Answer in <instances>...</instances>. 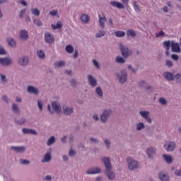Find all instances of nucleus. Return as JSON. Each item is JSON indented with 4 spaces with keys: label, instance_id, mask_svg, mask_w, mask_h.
I'll return each mask as SVG.
<instances>
[{
    "label": "nucleus",
    "instance_id": "c85d7f7f",
    "mask_svg": "<svg viewBox=\"0 0 181 181\" xmlns=\"http://www.w3.org/2000/svg\"><path fill=\"white\" fill-rule=\"evenodd\" d=\"M6 42L8 46H11V47H16V41L15 40V39L12 37H8L7 38Z\"/></svg>",
    "mask_w": 181,
    "mask_h": 181
},
{
    "label": "nucleus",
    "instance_id": "ddd939ff",
    "mask_svg": "<svg viewBox=\"0 0 181 181\" xmlns=\"http://www.w3.org/2000/svg\"><path fill=\"white\" fill-rule=\"evenodd\" d=\"M101 168L92 167L86 170V175H98L101 173Z\"/></svg>",
    "mask_w": 181,
    "mask_h": 181
},
{
    "label": "nucleus",
    "instance_id": "f704fd0d",
    "mask_svg": "<svg viewBox=\"0 0 181 181\" xmlns=\"http://www.w3.org/2000/svg\"><path fill=\"white\" fill-rule=\"evenodd\" d=\"M11 110H12V111H13V112L15 114H19V112L21 111L19 106H18V104H16V103H13Z\"/></svg>",
    "mask_w": 181,
    "mask_h": 181
},
{
    "label": "nucleus",
    "instance_id": "5701e85b",
    "mask_svg": "<svg viewBox=\"0 0 181 181\" xmlns=\"http://www.w3.org/2000/svg\"><path fill=\"white\" fill-rule=\"evenodd\" d=\"M51 105L55 112L59 113L60 111H62V106L60 105V103L58 101L52 102Z\"/></svg>",
    "mask_w": 181,
    "mask_h": 181
},
{
    "label": "nucleus",
    "instance_id": "1a4fd4ad",
    "mask_svg": "<svg viewBox=\"0 0 181 181\" xmlns=\"http://www.w3.org/2000/svg\"><path fill=\"white\" fill-rule=\"evenodd\" d=\"M139 114L141 118H144L145 121H146L148 124H151L152 122V119L149 117V111L146 110H141L139 112Z\"/></svg>",
    "mask_w": 181,
    "mask_h": 181
},
{
    "label": "nucleus",
    "instance_id": "a211bd4d",
    "mask_svg": "<svg viewBox=\"0 0 181 181\" xmlns=\"http://www.w3.org/2000/svg\"><path fill=\"white\" fill-rule=\"evenodd\" d=\"M163 76L167 81H173L175 80V74L170 71H164Z\"/></svg>",
    "mask_w": 181,
    "mask_h": 181
},
{
    "label": "nucleus",
    "instance_id": "69168bd1",
    "mask_svg": "<svg viewBox=\"0 0 181 181\" xmlns=\"http://www.w3.org/2000/svg\"><path fill=\"white\" fill-rule=\"evenodd\" d=\"M69 144H73L74 142V135L70 134L69 137Z\"/></svg>",
    "mask_w": 181,
    "mask_h": 181
},
{
    "label": "nucleus",
    "instance_id": "de8ad7c7",
    "mask_svg": "<svg viewBox=\"0 0 181 181\" xmlns=\"http://www.w3.org/2000/svg\"><path fill=\"white\" fill-rule=\"evenodd\" d=\"M33 23L34 25H35V26H43V23L42 22V21L39 20V19H34L33 20Z\"/></svg>",
    "mask_w": 181,
    "mask_h": 181
},
{
    "label": "nucleus",
    "instance_id": "774afa93",
    "mask_svg": "<svg viewBox=\"0 0 181 181\" xmlns=\"http://www.w3.org/2000/svg\"><path fill=\"white\" fill-rule=\"evenodd\" d=\"M52 177L51 175H47L44 179L43 180L44 181H52Z\"/></svg>",
    "mask_w": 181,
    "mask_h": 181
},
{
    "label": "nucleus",
    "instance_id": "f03ea898",
    "mask_svg": "<svg viewBox=\"0 0 181 181\" xmlns=\"http://www.w3.org/2000/svg\"><path fill=\"white\" fill-rule=\"evenodd\" d=\"M111 115H112V110L110 108L104 109L100 116L101 122L107 124V121L110 119Z\"/></svg>",
    "mask_w": 181,
    "mask_h": 181
},
{
    "label": "nucleus",
    "instance_id": "f3484780",
    "mask_svg": "<svg viewBox=\"0 0 181 181\" xmlns=\"http://www.w3.org/2000/svg\"><path fill=\"white\" fill-rule=\"evenodd\" d=\"M171 50L174 53H181L180 46L179 43L175 42V41H170Z\"/></svg>",
    "mask_w": 181,
    "mask_h": 181
},
{
    "label": "nucleus",
    "instance_id": "473e14b6",
    "mask_svg": "<svg viewBox=\"0 0 181 181\" xmlns=\"http://www.w3.org/2000/svg\"><path fill=\"white\" fill-rule=\"evenodd\" d=\"M56 142V137L54 136H52L47 141V146H52L53 144Z\"/></svg>",
    "mask_w": 181,
    "mask_h": 181
},
{
    "label": "nucleus",
    "instance_id": "cd10ccee",
    "mask_svg": "<svg viewBox=\"0 0 181 181\" xmlns=\"http://www.w3.org/2000/svg\"><path fill=\"white\" fill-rule=\"evenodd\" d=\"M163 158L164 160H165L166 163H168L169 165L173 162V158L170 155L163 154Z\"/></svg>",
    "mask_w": 181,
    "mask_h": 181
},
{
    "label": "nucleus",
    "instance_id": "a18cd8bd",
    "mask_svg": "<svg viewBox=\"0 0 181 181\" xmlns=\"http://www.w3.org/2000/svg\"><path fill=\"white\" fill-rule=\"evenodd\" d=\"M37 54L40 59H45L46 57V54H45V52L43 50H38L37 52Z\"/></svg>",
    "mask_w": 181,
    "mask_h": 181
},
{
    "label": "nucleus",
    "instance_id": "7c9ffc66",
    "mask_svg": "<svg viewBox=\"0 0 181 181\" xmlns=\"http://www.w3.org/2000/svg\"><path fill=\"white\" fill-rule=\"evenodd\" d=\"M145 129V124L144 122H139L136 124V130L139 132Z\"/></svg>",
    "mask_w": 181,
    "mask_h": 181
},
{
    "label": "nucleus",
    "instance_id": "680f3d73",
    "mask_svg": "<svg viewBox=\"0 0 181 181\" xmlns=\"http://www.w3.org/2000/svg\"><path fill=\"white\" fill-rule=\"evenodd\" d=\"M165 66H167L169 68L173 67V62H172L169 59H167L165 62Z\"/></svg>",
    "mask_w": 181,
    "mask_h": 181
},
{
    "label": "nucleus",
    "instance_id": "09e8293b",
    "mask_svg": "<svg viewBox=\"0 0 181 181\" xmlns=\"http://www.w3.org/2000/svg\"><path fill=\"white\" fill-rule=\"evenodd\" d=\"M158 103L161 104V105H168V100L165 98H160Z\"/></svg>",
    "mask_w": 181,
    "mask_h": 181
},
{
    "label": "nucleus",
    "instance_id": "4be33fe9",
    "mask_svg": "<svg viewBox=\"0 0 181 181\" xmlns=\"http://www.w3.org/2000/svg\"><path fill=\"white\" fill-rule=\"evenodd\" d=\"M20 39L21 40H28L29 39V32L26 30H21L19 33Z\"/></svg>",
    "mask_w": 181,
    "mask_h": 181
},
{
    "label": "nucleus",
    "instance_id": "e433bc0d",
    "mask_svg": "<svg viewBox=\"0 0 181 181\" xmlns=\"http://www.w3.org/2000/svg\"><path fill=\"white\" fill-rule=\"evenodd\" d=\"M95 93L99 98H103L104 93H103V89L100 86L95 88Z\"/></svg>",
    "mask_w": 181,
    "mask_h": 181
},
{
    "label": "nucleus",
    "instance_id": "f257e3e1",
    "mask_svg": "<svg viewBox=\"0 0 181 181\" xmlns=\"http://www.w3.org/2000/svg\"><path fill=\"white\" fill-rule=\"evenodd\" d=\"M115 76L118 78L120 84H125L128 81V73L125 69H121L120 72H116Z\"/></svg>",
    "mask_w": 181,
    "mask_h": 181
},
{
    "label": "nucleus",
    "instance_id": "79ce46f5",
    "mask_svg": "<svg viewBox=\"0 0 181 181\" xmlns=\"http://www.w3.org/2000/svg\"><path fill=\"white\" fill-rule=\"evenodd\" d=\"M52 28L54 29H61V28H63V23L62 21H59L57 22V25L52 24Z\"/></svg>",
    "mask_w": 181,
    "mask_h": 181
},
{
    "label": "nucleus",
    "instance_id": "c9c22d12",
    "mask_svg": "<svg viewBox=\"0 0 181 181\" xmlns=\"http://www.w3.org/2000/svg\"><path fill=\"white\" fill-rule=\"evenodd\" d=\"M127 69L128 70H131L132 73H133L134 74H136V73H138V69L139 66L138 65H136V67H132V65L129 64L127 65Z\"/></svg>",
    "mask_w": 181,
    "mask_h": 181
},
{
    "label": "nucleus",
    "instance_id": "e2e57ef3",
    "mask_svg": "<svg viewBox=\"0 0 181 181\" xmlns=\"http://www.w3.org/2000/svg\"><path fill=\"white\" fill-rule=\"evenodd\" d=\"M0 77H1V81L3 82V83H8V80L6 79V76L1 74H0Z\"/></svg>",
    "mask_w": 181,
    "mask_h": 181
},
{
    "label": "nucleus",
    "instance_id": "37998d69",
    "mask_svg": "<svg viewBox=\"0 0 181 181\" xmlns=\"http://www.w3.org/2000/svg\"><path fill=\"white\" fill-rule=\"evenodd\" d=\"M115 36H116V37H124V36H125V32L117 30L115 32Z\"/></svg>",
    "mask_w": 181,
    "mask_h": 181
},
{
    "label": "nucleus",
    "instance_id": "2eb2a0df",
    "mask_svg": "<svg viewBox=\"0 0 181 181\" xmlns=\"http://www.w3.org/2000/svg\"><path fill=\"white\" fill-rule=\"evenodd\" d=\"M27 93H29V94H33L34 95H37L40 93V90H39V88L36 86L30 85L27 87Z\"/></svg>",
    "mask_w": 181,
    "mask_h": 181
},
{
    "label": "nucleus",
    "instance_id": "0e129e2a",
    "mask_svg": "<svg viewBox=\"0 0 181 181\" xmlns=\"http://www.w3.org/2000/svg\"><path fill=\"white\" fill-rule=\"evenodd\" d=\"M25 13H26V8L21 10L18 15L19 18H21V19H23V15H25Z\"/></svg>",
    "mask_w": 181,
    "mask_h": 181
},
{
    "label": "nucleus",
    "instance_id": "c756f323",
    "mask_svg": "<svg viewBox=\"0 0 181 181\" xmlns=\"http://www.w3.org/2000/svg\"><path fill=\"white\" fill-rule=\"evenodd\" d=\"M80 19L83 23H88L90 21V17L86 13L82 14L80 17Z\"/></svg>",
    "mask_w": 181,
    "mask_h": 181
},
{
    "label": "nucleus",
    "instance_id": "052dcab7",
    "mask_svg": "<svg viewBox=\"0 0 181 181\" xmlns=\"http://www.w3.org/2000/svg\"><path fill=\"white\" fill-rule=\"evenodd\" d=\"M5 54H6V51L5 50V48L3 46L0 45V55L5 56Z\"/></svg>",
    "mask_w": 181,
    "mask_h": 181
},
{
    "label": "nucleus",
    "instance_id": "5fc2aeb1",
    "mask_svg": "<svg viewBox=\"0 0 181 181\" xmlns=\"http://www.w3.org/2000/svg\"><path fill=\"white\" fill-rule=\"evenodd\" d=\"M89 141H90V144H95V145H97V144H98V139H97V138L90 137Z\"/></svg>",
    "mask_w": 181,
    "mask_h": 181
},
{
    "label": "nucleus",
    "instance_id": "72a5a7b5",
    "mask_svg": "<svg viewBox=\"0 0 181 181\" xmlns=\"http://www.w3.org/2000/svg\"><path fill=\"white\" fill-rule=\"evenodd\" d=\"M116 63H118V64H125L126 61L125 58H123L122 57L117 56L115 59Z\"/></svg>",
    "mask_w": 181,
    "mask_h": 181
},
{
    "label": "nucleus",
    "instance_id": "864d4df0",
    "mask_svg": "<svg viewBox=\"0 0 181 181\" xmlns=\"http://www.w3.org/2000/svg\"><path fill=\"white\" fill-rule=\"evenodd\" d=\"M148 83H146L145 81L141 80L139 82V87H141V88H145L147 86Z\"/></svg>",
    "mask_w": 181,
    "mask_h": 181
},
{
    "label": "nucleus",
    "instance_id": "7ed1b4c3",
    "mask_svg": "<svg viewBox=\"0 0 181 181\" xmlns=\"http://www.w3.org/2000/svg\"><path fill=\"white\" fill-rule=\"evenodd\" d=\"M127 163L129 170H135L139 168V163L132 157L127 158Z\"/></svg>",
    "mask_w": 181,
    "mask_h": 181
},
{
    "label": "nucleus",
    "instance_id": "4d7b16f0",
    "mask_svg": "<svg viewBox=\"0 0 181 181\" xmlns=\"http://www.w3.org/2000/svg\"><path fill=\"white\" fill-rule=\"evenodd\" d=\"M70 84L71 86V87H77V84H78L77 83V81L74 78H72L70 80Z\"/></svg>",
    "mask_w": 181,
    "mask_h": 181
},
{
    "label": "nucleus",
    "instance_id": "6e6d98bb",
    "mask_svg": "<svg viewBox=\"0 0 181 181\" xmlns=\"http://www.w3.org/2000/svg\"><path fill=\"white\" fill-rule=\"evenodd\" d=\"M77 153H76V151L73 150L72 148L69 149V155L71 158H74L76 156Z\"/></svg>",
    "mask_w": 181,
    "mask_h": 181
},
{
    "label": "nucleus",
    "instance_id": "9b49d317",
    "mask_svg": "<svg viewBox=\"0 0 181 181\" xmlns=\"http://www.w3.org/2000/svg\"><path fill=\"white\" fill-rule=\"evenodd\" d=\"M146 153L148 158V159H153V156H155L156 153V148L150 146L146 148Z\"/></svg>",
    "mask_w": 181,
    "mask_h": 181
},
{
    "label": "nucleus",
    "instance_id": "c03bdc74",
    "mask_svg": "<svg viewBox=\"0 0 181 181\" xmlns=\"http://www.w3.org/2000/svg\"><path fill=\"white\" fill-rule=\"evenodd\" d=\"M174 78L176 80V83L177 84H181V74L177 73L175 75H174Z\"/></svg>",
    "mask_w": 181,
    "mask_h": 181
},
{
    "label": "nucleus",
    "instance_id": "0eeeda50",
    "mask_svg": "<svg viewBox=\"0 0 181 181\" xmlns=\"http://www.w3.org/2000/svg\"><path fill=\"white\" fill-rule=\"evenodd\" d=\"M88 78V83L90 87L92 88H94L95 87H97L98 86V81L97 79L93 76V74H88L87 76Z\"/></svg>",
    "mask_w": 181,
    "mask_h": 181
},
{
    "label": "nucleus",
    "instance_id": "3c124183",
    "mask_svg": "<svg viewBox=\"0 0 181 181\" xmlns=\"http://www.w3.org/2000/svg\"><path fill=\"white\" fill-rule=\"evenodd\" d=\"M133 6H134V8L136 12H141V6H139V5H138L136 1L133 2Z\"/></svg>",
    "mask_w": 181,
    "mask_h": 181
},
{
    "label": "nucleus",
    "instance_id": "dca6fc26",
    "mask_svg": "<svg viewBox=\"0 0 181 181\" xmlns=\"http://www.w3.org/2000/svg\"><path fill=\"white\" fill-rule=\"evenodd\" d=\"M45 40L48 45H52V43H54V36L50 34V33L46 32L45 33Z\"/></svg>",
    "mask_w": 181,
    "mask_h": 181
},
{
    "label": "nucleus",
    "instance_id": "2f4dec72",
    "mask_svg": "<svg viewBox=\"0 0 181 181\" xmlns=\"http://www.w3.org/2000/svg\"><path fill=\"white\" fill-rule=\"evenodd\" d=\"M15 123L18 125H24V124H26V118L21 117L20 119H16Z\"/></svg>",
    "mask_w": 181,
    "mask_h": 181
},
{
    "label": "nucleus",
    "instance_id": "6ab92c4d",
    "mask_svg": "<svg viewBox=\"0 0 181 181\" xmlns=\"http://www.w3.org/2000/svg\"><path fill=\"white\" fill-rule=\"evenodd\" d=\"M10 149H11V151H14V152H17L18 153H24L25 151H26V147L25 146H13L10 147Z\"/></svg>",
    "mask_w": 181,
    "mask_h": 181
},
{
    "label": "nucleus",
    "instance_id": "aec40b11",
    "mask_svg": "<svg viewBox=\"0 0 181 181\" xmlns=\"http://www.w3.org/2000/svg\"><path fill=\"white\" fill-rule=\"evenodd\" d=\"M22 132L24 135H37V132L35 129L23 128Z\"/></svg>",
    "mask_w": 181,
    "mask_h": 181
},
{
    "label": "nucleus",
    "instance_id": "a19ab883",
    "mask_svg": "<svg viewBox=\"0 0 181 181\" xmlns=\"http://www.w3.org/2000/svg\"><path fill=\"white\" fill-rule=\"evenodd\" d=\"M65 49L67 53L71 54L73 52H74V47H73L71 45H68L66 46Z\"/></svg>",
    "mask_w": 181,
    "mask_h": 181
},
{
    "label": "nucleus",
    "instance_id": "49530a36",
    "mask_svg": "<svg viewBox=\"0 0 181 181\" xmlns=\"http://www.w3.org/2000/svg\"><path fill=\"white\" fill-rule=\"evenodd\" d=\"M19 162L21 165H30V160L27 159L21 158L19 160Z\"/></svg>",
    "mask_w": 181,
    "mask_h": 181
},
{
    "label": "nucleus",
    "instance_id": "a878e982",
    "mask_svg": "<svg viewBox=\"0 0 181 181\" xmlns=\"http://www.w3.org/2000/svg\"><path fill=\"white\" fill-rule=\"evenodd\" d=\"M110 4L112 6H114V8H117V9H124V8H125L124 4L119 3L118 1H110Z\"/></svg>",
    "mask_w": 181,
    "mask_h": 181
},
{
    "label": "nucleus",
    "instance_id": "6e6552de",
    "mask_svg": "<svg viewBox=\"0 0 181 181\" xmlns=\"http://www.w3.org/2000/svg\"><path fill=\"white\" fill-rule=\"evenodd\" d=\"M164 148L167 152H173L176 149V143L174 141H166L164 144Z\"/></svg>",
    "mask_w": 181,
    "mask_h": 181
},
{
    "label": "nucleus",
    "instance_id": "603ef678",
    "mask_svg": "<svg viewBox=\"0 0 181 181\" xmlns=\"http://www.w3.org/2000/svg\"><path fill=\"white\" fill-rule=\"evenodd\" d=\"M31 13L35 15V16H39L40 11L37 8H31Z\"/></svg>",
    "mask_w": 181,
    "mask_h": 181
},
{
    "label": "nucleus",
    "instance_id": "58836bf2",
    "mask_svg": "<svg viewBox=\"0 0 181 181\" xmlns=\"http://www.w3.org/2000/svg\"><path fill=\"white\" fill-rule=\"evenodd\" d=\"M54 67H64L66 66V62L64 61H57L54 63Z\"/></svg>",
    "mask_w": 181,
    "mask_h": 181
},
{
    "label": "nucleus",
    "instance_id": "412c9836",
    "mask_svg": "<svg viewBox=\"0 0 181 181\" xmlns=\"http://www.w3.org/2000/svg\"><path fill=\"white\" fill-rule=\"evenodd\" d=\"M98 19H99V23L100 26L102 28V29L105 28V22H107V17H105V14L98 15Z\"/></svg>",
    "mask_w": 181,
    "mask_h": 181
},
{
    "label": "nucleus",
    "instance_id": "39448f33",
    "mask_svg": "<svg viewBox=\"0 0 181 181\" xmlns=\"http://www.w3.org/2000/svg\"><path fill=\"white\" fill-rule=\"evenodd\" d=\"M119 49L124 59H128V57L132 54V51L129 49L128 47L122 45V43L119 44Z\"/></svg>",
    "mask_w": 181,
    "mask_h": 181
},
{
    "label": "nucleus",
    "instance_id": "f8f14e48",
    "mask_svg": "<svg viewBox=\"0 0 181 181\" xmlns=\"http://www.w3.org/2000/svg\"><path fill=\"white\" fill-rule=\"evenodd\" d=\"M102 162L105 168V170L108 169H112V165L111 164V158L110 157L102 158Z\"/></svg>",
    "mask_w": 181,
    "mask_h": 181
},
{
    "label": "nucleus",
    "instance_id": "8fccbe9b",
    "mask_svg": "<svg viewBox=\"0 0 181 181\" xmlns=\"http://www.w3.org/2000/svg\"><path fill=\"white\" fill-rule=\"evenodd\" d=\"M104 144L105 145L106 149H110L111 148V141L110 139H105Z\"/></svg>",
    "mask_w": 181,
    "mask_h": 181
},
{
    "label": "nucleus",
    "instance_id": "bb28decb",
    "mask_svg": "<svg viewBox=\"0 0 181 181\" xmlns=\"http://www.w3.org/2000/svg\"><path fill=\"white\" fill-rule=\"evenodd\" d=\"M159 179L161 181H169V179H170L169 175L163 172H160L159 173Z\"/></svg>",
    "mask_w": 181,
    "mask_h": 181
},
{
    "label": "nucleus",
    "instance_id": "338daca9",
    "mask_svg": "<svg viewBox=\"0 0 181 181\" xmlns=\"http://www.w3.org/2000/svg\"><path fill=\"white\" fill-rule=\"evenodd\" d=\"M175 176L181 177V169L175 170Z\"/></svg>",
    "mask_w": 181,
    "mask_h": 181
},
{
    "label": "nucleus",
    "instance_id": "bf43d9fd",
    "mask_svg": "<svg viewBox=\"0 0 181 181\" xmlns=\"http://www.w3.org/2000/svg\"><path fill=\"white\" fill-rule=\"evenodd\" d=\"M165 32L163 30H160L158 33H156V37H164Z\"/></svg>",
    "mask_w": 181,
    "mask_h": 181
},
{
    "label": "nucleus",
    "instance_id": "20e7f679",
    "mask_svg": "<svg viewBox=\"0 0 181 181\" xmlns=\"http://www.w3.org/2000/svg\"><path fill=\"white\" fill-rule=\"evenodd\" d=\"M30 59L28 55H22L17 59V63L20 67H26L29 66Z\"/></svg>",
    "mask_w": 181,
    "mask_h": 181
},
{
    "label": "nucleus",
    "instance_id": "13d9d810",
    "mask_svg": "<svg viewBox=\"0 0 181 181\" xmlns=\"http://www.w3.org/2000/svg\"><path fill=\"white\" fill-rule=\"evenodd\" d=\"M37 107L40 111H43V103H42V100H37Z\"/></svg>",
    "mask_w": 181,
    "mask_h": 181
},
{
    "label": "nucleus",
    "instance_id": "9d476101",
    "mask_svg": "<svg viewBox=\"0 0 181 181\" xmlns=\"http://www.w3.org/2000/svg\"><path fill=\"white\" fill-rule=\"evenodd\" d=\"M62 111L64 115H71L74 112V107L71 106H68L66 105H64L62 106Z\"/></svg>",
    "mask_w": 181,
    "mask_h": 181
},
{
    "label": "nucleus",
    "instance_id": "4468645a",
    "mask_svg": "<svg viewBox=\"0 0 181 181\" xmlns=\"http://www.w3.org/2000/svg\"><path fill=\"white\" fill-rule=\"evenodd\" d=\"M105 175L107 176V178L109 180H115V177H117V175H115V173L112 171V168H110L107 170H105L104 171Z\"/></svg>",
    "mask_w": 181,
    "mask_h": 181
},
{
    "label": "nucleus",
    "instance_id": "393cba45",
    "mask_svg": "<svg viewBox=\"0 0 181 181\" xmlns=\"http://www.w3.org/2000/svg\"><path fill=\"white\" fill-rule=\"evenodd\" d=\"M52 160V153L47 152L44 155L43 159L41 160L42 163H47Z\"/></svg>",
    "mask_w": 181,
    "mask_h": 181
},
{
    "label": "nucleus",
    "instance_id": "ea45409f",
    "mask_svg": "<svg viewBox=\"0 0 181 181\" xmlns=\"http://www.w3.org/2000/svg\"><path fill=\"white\" fill-rule=\"evenodd\" d=\"M106 32L105 30H99L96 34H95V37L97 39H100L101 37H104L105 36Z\"/></svg>",
    "mask_w": 181,
    "mask_h": 181
},
{
    "label": "nucleus",
    "instance_id": "b1692460",
    "mask_svg": "<svg viewBox=\"0 0 181 181\" xmlns=\"http://www.w3.org/2000/svg\"><path fill=\"white\" fill-rule=\"evenodd\" d=\"M163 46L164 49H165L166 56H170V52H169V50H170V40L164 41L163 43Z\"/></svg>",
    "mask_w": 181,
    "mask_h": 181
},
{
    "label": "nucleus",
    "instance_id": "423d86ee",
    "mask_svg": "<svg viewBox=\"0 0 181 181\" xmlns=\"http://www.w3.org/2000/svg\"><path fill=\"white\" fill-rule=\"evenodd\" d=\"M0 64L4 67H9V66L13 64V59L9 57L0 58Z\"/></svg>",
    "mask_w": 181,
    "mask_h": 181
},
{
    "label": "nucleus",
    "instance_id": "4c0bfd02",
    "mask_svg": "<svg viewBox=\"0 0 181 181\" xmlns=\"http://www.w3.org/2000/svg\"><path fill=\"white\" fill-rule=\"evenodd\" d=\"M127 35L130 36L131 37H136V33L135 30L132 29H129L127 31Z\"/></svg>",
    "mask_w": 181,
    "mask_h": 181
}]
</instances>
